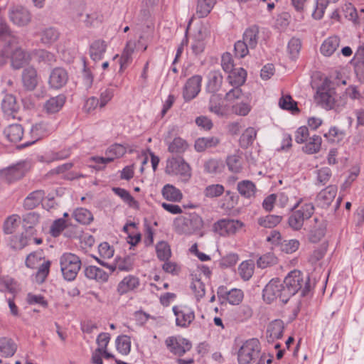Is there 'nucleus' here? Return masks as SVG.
<instances>
[{"label":"nucleus","mask_w":364,"mask_h":364,"mask_svg":"<svg viewBox=\"0 0 364 364\" xmlns=\"http://www.w3.org/2000/svg\"><path fill=\"white\" fill-rule=\"evenodd\" d=\"M284 329V323L282 320L276 319L272 321L267 326V338L268 342L281 338L283 335Z\"/></svg>","instance_id":"nucleus-25"},{"label":"nucleus","mask_w":364,"mask_h":364,"mask_svg":"<svg viewBox=\"0 0 364 364\" xmlns=\"http://www.w3.org/2000/svg\"><path fill=\"white\" fill-rule=\"evenodd\" d=\"M284 293V284L279 279L274 278L263 289L262 297L267 304H271L277 299H279L283 304H287L289 299H285Z\"/></svg>","instance_id":"nucleus-7"},{"label":"nucleus","mask_w":364,"mask_h":364,"mask_svg":"<svg viewBox=\"0 0 364 364\" xmlns=\"http://www.w3.org/2000/svg\"><path fill=\"white\" fill-rule=\"evenodd\" d=\"M73 215L77 222L83 225H88L93 220L92 213L84 208H77L73 212Z\"/></svg>","instance_id":"nucleus-46"},{"label":"nucleus","mask_w":364,"mask_h":364,"mask_svg":"<svg viewBox=\"0 0 364 364\" xmlns=\"http://www.w3.org/2000/svg\"><path fill=\"white\" fill-rule=\"evenodd\" d=\"M46 196L43 190H36L30 193L23 200V207L26 210H33L38 206Z\"/></svg>","instance_id":"nucleus-23"},{"label":"nucleus","mask_w":364,"mask_h":364,"mask_svg":"<svg viewBox=\"0 0 364 364\" xmlns=\"http://www.w3.org/2000/svg\"><path fill=\"white\" fill-rule=\"evenodd\" d=\"M346 136V132L336 127H331L328 132L324 134L328 141L332 143H340Z\"/></svg>","instance_id":"nucleus-53"},{"label":"nucleus","mask_w":364,"mask_h":364,"mask_svg":"<svg viewBox=\"0 0 364 364\" xmlns=\"http://www.w3.org/2000/svg\"><path fill=\"white\" fill-rule=\"evenodd\" d=\"M60 33L56 28L53 27L46 28L41 33V41L45 45H50L58 39Z\"/></svg>","instance_id":"nucleus-43"},{"label":"nucleus","mask_w":364,"mask_h":364,"mask_svg":"<svg viewBox=\"0 0 364 364\" xmlns=\"http://www.w3.org/2000/svg\"><path fill=\"white\" fill-rule=\"evenodd\" d=\"M220 141L216 136L200 137L196 140L194 147L196 151L202 152L207 149L216 147Z\"/></svg>","instance_id":"nucleus-32"},{"label":"nucleus","mask_w":364,"mask_h":364,"mask_svg":"<svg viewBox=\"0 0 364 364\" xmlns=\"http://www.w3.org/2000/svg\"><path fill=\"white\" fill-rule=\"evenodd\" d=\"M9 18L15 26L23 27L31 22V14L24 7L16 6L9 9Z\"/></svg>","instance_id":"nucleus-14"},{"label":"nucleus","mask_w":364,"mask_h":364,"mask_svg":"<svg viewBox=\"0 0 364 364\" xmlns=\"http://www.w3.org/2000/svg\"><path fill=\"white\" fill-rule=\"evenodd\" d=\"M85 275L89 279L103 283L108 280L109 275L103 269L96 266L90 265L85 269Z\"/></svg>","instance_id":"nucleus-28"},{"label":"nucleus","mask_w":364,"mask_h":364,"mask_svg":"<svg viewBox=\"0 0 364 364\" xmlns=\"http://www.w3.org/2000/svg\"><path fill=\"white\" fill-rule=\"evenodd\" d=\"M277 262V257L272 252H267L261 257L257 261L258 267L264 269L269 266L273 265Z\"/></svg>","instance_id":"nucleus-60"},{"label":"nucleus","mask_w":364,"mask_h":364,"mask_svg":"<svg viewBox=\"0 0 364 364\" xmlns=\"http://www.w3.org/2000/svg\"><path fill=\"white\" fill-rule=\"evenodd\" d=\"M188 145L186 140L181 137H176L168 144V150L172 154H181L188 149Z\"/></svg>","instance_id":"nucleus-45"},{"label":"nucleus","mask_w":364,"mask_h":364,"mask_svg":"<svg viewBox=\"0 0 364 364\" xmlns=\"http://www.w3.org/2000/svg\"><path fill=\"white\" fill-rule=\"evenodd\" d=\"M107 43L102 39H97L92 42L89 46V54L94 61H99L104 58L107 50Z\"/></svg>","instance_id":"nucleus-22"},{"label":"nucleus","mask_w":364,"mask_h":364,"mask_svg":"<svg viewBox=\"0 0 364 364\" xmlns=\"http://www.w3.org/2000/svg\"><path fill=\"white\" fill-rule=\"evenodd\" d=\"M116 348L119 353L127 355L130 353L131 339L128 336L121 335L116 338Z\"/></svg>","instance_id":"nucleus-48"},{"label":"nucleus","mask_w":364,"mask_h":364,"mask_svg":"<svg viewBox=\"0 0 364 364\" xmlns=\"http://www.w3.org/2000/svg\"><path fill=\"white\" fill-rule=\"evenodd\" d=\"M322 139L320 136L314 134L310 136L309 141L302 147V151L306 154H314L321 150Z\"/></svg>","instance_id":"nucleus-38"},{"label":"nucleus","mask_w":364,"mask_h":364,"mask_svg":"<svg viewBox=\"0 0 364 364\" xmlns=\"http://www.w3.org/2000/svg\"><path fill=\"white\" fill-rule=\"evenodd\" d=\"M282 218L280 215H268L265 217L259 218L258 223L264 228H272L278 225L281 222Z\"/></svg>","instance_id":"nucleus-57"},{"label":"nucleus","mask_w":364,"mask_h":364,"mask_svg":"<svg viewBox=\"0 0 364 364\" xmlns=\"http://www.w3.org/2000/svg\"><path fill=\"white\" fill-rule=\"evenodd\" d=\"M157 257L161 261H168L171 256L169 245L165 241H160L156 245Z\"/></svg>","instance_id":"nucleus-52"},{"label":"nucleus","mask_w":364,"mask_h":364,"mask_svg":"<svg viewBox=\"0 0 364 364\" xmlns=\"http://www.w3.org/2000/svg\"><path fill=\"white\" fill-rule=\"evenodd\" d=\"M228 169L233 173H238L242 168L241 159L239 156L231 155L226 159Z\"/></svg>","instance_id":"nucleus-61"},{"label":"nucleus","mask_w":364,"mask_h":364,"mask_svg":"<svg viewBox=\"0 0 364 364\" xmlns=\"http://www.w3.org/2000/svg\"><path fill=\"white\" fill-rule=\"evenodd\" d=\"M328 4L327 0H316L315 8L312 13L313 18L316 20L322 18Z\"/></svg>","instance_id":"nucleus-62"},{"label":"nucleus","mask_w":364,"mask_h":364,"mask_svg":"<svg viewBox=\"0 0 364 364\" xmlns=\"http://www.w3.org/2000/svg\"><path fill=\"white\" fill-rule=\"evenodd\" d=\"M243 225L240 220L224 218L214 223L213 230L220 236L227 237L235 235Z\"/></svg>","instance_id":"nucleus-9"},{"label":"nucleus","mask_w":364,"mask_h":364,"mask_svg":"<svg viewBox=\"0 0 364 364\" xmlns=\"http://www.w3.org/2000/svg\"><path fill=\"white\" fill-rule=\"evenodd\" d=\"M250 94L244 93L242 91L241 87L232 86L225 96V99L228 102H233L235 100H242L245 98L248 100Z\"/></svg>","instance_id":"nucleus-54"},{"label":"nucleus","mask_w":364,"mask_h":364,"mask_svg":"<svg viewBox=\"0 0 364 364\" xmlns=\"http://www.w3.org/2000/svg\"><path fill=\"white\" fill-rule=\"evenodd\" d=\"M65 102V95L60 94L47 100L43 104V109L48 114H55L63 108Z\"/></svg>","instance_id":"nucleus-18"},{"label":"nucleus","mask_w":364,"mask_h":364,"mask_svg":"<svg viewBox=\"0 0 364 364\" xmlns=\"http://www.w3.org/2000/svg\"><path fill=\"white\" fill-rule=\"evenodd\" d=\"M139 286V279L133 275L125 277L118 284L117 291L120 295L133 291Z\"/></svg>","instance_id":"nucleus-26"},{"label":"nucleus","mask_w":364,"mask_h":364,"mask_svg":"<svg viewBox=\"0 0 364 364\" xmlns=\"http://www.w3.org/2000/svg\"><path fill=\"white\" fill-rule=\"evenodd\" d=\"M173 313L176 316V325L187 328L195 319L194 311L187 306H173Z\"/></svg>","instance_id":"nucleus-11"},{"label":"nucleus","mask_w":364,"mask_h":364,"mask_svg":"<svg viewBox=\"0 0 364 364\" xmlns=\"http://www.w3.org/2000/svg\"><path fill=\"white\" fill-rule=\"evenodd\" d=\"M1 109L7 117H14L18 109L16 97L12 95H6L1 102Z\"/></svg>","instance_id":"nucleus-37"},{"label":"nucleus","mask_w":364,"mask_h":364,"mask_svg":"<svg viewBox=\"0 0 364 364\" xmlns=\"http://www.w3.org/2000/svg\"><path fill=\"white\" fill-rule=\"evenodd\" d=\"M0 41L5 42L7 47H11L18 43L16 36L9 26L4 21H0Z\"/></svg>","instance_id":"nucleus-29"},{"label":"nucleus","mask_w":364,"mask_h":364,"mask_svg":"<svg viewBox=\"0 0 364 364\" xmlns=\"http://www.w3.org/2000/svg\"><path fill=\"white\" fill-rule=\"evenodd\" d=\"M246 78V70L242 68H239L229 73L228 81L231 86L241 87L245 84Z\"/></svg>","instance_id":"nucleus-33"},{"label":"nucleus","mask_w":364,"mask_h":364,"mask_svg":"<svg viewBox=\"0 0 364 364\" xmlns=\"http://www.w3.org/2000/svg\"><path fill=\"white\" fill-rule=\"evenodd\" d=\"M335 93L336 92L333 88H331L328 85L323 83L318 87L315 100L322 108L326 110L333 109L336 112L339 113L344 109L346 100L342 97L336 99L334 97Z\"/></svg>","instance_id":"nucleus-2"},{"label":"nucleus","mask_w":364,"mask_h":364,"mask_svg":"<svg viewBox=\"0 0 364 364\" xmlns=\"http://www.w3.org/2000/svg\"><path fill=\"white\" fill-rule=\"evenodd\" d=\"M207 78L206 91L215 95L221 87L223 80L222 73L220 70H211L208 73Z\"/></svg>","instance_id":"nucleus-20"},{"label":"nucleus","mask_w":364,"mask_h":364,"mask_svg":"<svg viewBox=\"0 0 364 364\" xmlns=\"http://www.w3.org/2000/svg\"><path fill=\"white\" fill-rule=\"evenodd\" d=\"M216 0H198L196 5V15L198 18H204L207 16L214 5Z\"/></svg>","instance_id":"nucleus-41"},{"label":"nucleus","mask_w":364,"mask_h":364,"mask_svg":"<svg viewBox=\"0 0 364 364\" xmlns=\"http://www.w3.org/2000/svg\"><path fill=\"white\" fill-rule=\"evenodd\" d=\"M165 345L173 354L182 356L191 348V342L182 336H168L165 340Z\"/></svg>","instance_id":"nucleus-10"},{"label":"nucleus","mask_w":364,"mask_h":364,"mask_svg":"<svg viewBox=\"0 0 364 364\" xmlns=\"http://www.w3.org/2000/svg\"><path fill=\"white\" fill-rule=\"evenodd\" d=\"M32 230L21 234L11 235L9 238V246L14 250H20L26 247L33 240Z\"/></svg>","instance_id":"nucleus-17"},{"label":"nucleus","mask_w":364,"mask_h":364,"mask_svg":"<svg viewBox=\"0 0 364 364\" xmlns=\"http://www.w3.org/2000/svg\"><path fill=\"white\" fill-rule=\"evenodd\" d=\"M225 191V188L221 184H212L205 187L203 194L205 197L213 198L223 195Z\"/></svg>","instance_id":"nucleus-58"},{"label":"nucleus","mask_w":364,"mask_h":364,"mask_svg":"<svg viewBox=\"0 0 364 364\" xmlns=\"http://www.w3.org/2000/svg\"><path fill=\"white\" fill-rule=\"evenodd\" d=\"M301 48V42L300 39L292 38L288 43V50L292 59H296L299 53Z\"/></svg>","instance_id":"nucleus-64"},{"label":"nucleus","mask_w":364,"mask_h":364,"mask_svg":"<svg viewBox=\"0 0 364 364\" xmlns=\"http://www.w3.org/2000/svg\"><path fill=\"white\" fill-rule=\"evenodd\" d=\"M22 80L24 87L28 90H33L38 83L37 71L33 67H28L23 70Z\"/></svg>","instance_id":"nucleus-27"},{"label":"nucleus","mask_w":364,"mask_h":364,"mask_svg":"<svg viewBox=\"0 0 364 364\" xmlns=\"http://www.w3.org/2000/svg\"><path fill=\"white\" fill-rule=\"evenodd\" d=\"M126 148L121 144H114L109 146L106 150L105 154L108 156V157L113 158V160L115 158H119L122 156L126 153Z\"/></svg>","instance_id":"nucleus-59"},{"label":"nucleus","mask_w":364,"mask_h":364,"mask_svg":"<svg viewBox=\"0 0 364 364\" xmlns=\"http://www.w3.org/2000/svg\"><path fill=\"white\" fill-rule=\"evenodd\" d=\"M191 168L182 156H171L166 159L165 173L171 176H178L181 181L188 182L191 176Z\"/></svg>","instance_id":"nucleus-4"},{"label":"nucleus","mask_w":364,"mask_h":364,"mask_svg":"<svg viewBox=\"0 0 364 364\" xmlns=\"http://www.w3.org/2000/svg\"><path fill=\"white\" fill-rule=\"evenodd\" d=\"M31 55L38 63L43 62L48 65H52L56 60L55 55L53 53L43 49L33 50Z\"/></svg>","instance_id":"nucleus-39"},{"label":"nucleus","mask_w":364,"mask_h":364,"mask_svg":"<svg viewBox=\"0 0 364 364\" xmlns=\"http://www.w3.org/2000/svg\"><path fill=\"white\" fill-rule=\"evenodd\" d=\"M337 193V187L336 186H328L323 190L321 191L316 196V203L318 207L321 208H328Z\"/></svg>","instance_id":"nucleus-16"},{"label":"nucleus","mask_w":364,"mask_h":364,"mask_svg":"<svg viewBox=\"0 0 364 364\" xmlns=\"http://www.w3.org/2000/svg\"><path fill=\"white\" fill-rule=\"evenodd\" d=\"M217 295L220 301L223 303L228 301L231 305L240 304L244 297L243 291L239 289H232L228 290L225 286H220L217 290Z\"/></svg>","instance_id":"nucleus-13"},{"label":"nucleus","mask_w":364,"mask_h":364,"mask_svg":"<svg viewBox=\"0 0 364 364\" xmlns=\"http://www.w3.org/2000/svg\"><path fill=\"white\" fill-rule=\"evenodd\" d=\"M238 272L242 279L247 281L253 275L254 264L251 262L244 261L240 264Z\"/></svg>","instance_id":"nucleus-55"},{"label":"nucleus","mask_w":364,"mask_h":364,"mask_svg":"<svg viewBox=\"0 0 364 364\" xmlns=\"http://www.w3.org/2000/svg\"><path fill=\"white\" fill-rule=\"evenodd\" d=\"M59 260L63 278L69 282L73 281L81 268L80 257L75 254L65 252L60 256Z\"/></svg>","instance_id":"nucleus-5"},{"label":"nucleus","mask_w":364,"mask_h":364,"mask_svg":"<svg viewBox=\"0 0 364 364\" xmlns=\"http://www.w3.org/2000/svg\"><path fill=\"white\" fill-rule=\"evenodd\" d=\"M163 197L171 202H180L183 198L181 191L171 184H166L161 190Z\"/></svg>","instance_id":"nucleus-36"},{"label":"nucleus","mask_w":364,"mask_h":364,"mask_svg":"<svg viewBox=\"0 0 364 364\" xmlns=\"http://www.w3.org/2000/svg\"><path fill=\"white\" fill-rule=\"evenodd\" d=\"M44 259V253L42 250L32 252L26 257L25 265L29 269H35Z\"/></svg>","instance_id":"nucleus-49"},{"label":"nucleus","mask_w":364,"mask_h":364,"mask_svg":"<svg viewBox=\"0 0 364 364\" xmlns=\"http://www.w3.org/2000/svg\"><path fill=\"white\" fill-rule=\"evenodd\" d=\"M28 164L25 161H20L6 168L0 170L1 178L9 183L22 178L28 171Z\"/></svg>","instance_id":"nucleus-8"},{"label":"nucleus","mask_w":364,"mask_h":364,"mask_svg":"<svg viewBox=\"0 0 364 364\" xmlns=\"http://www.w3.org/2000/svg\"><path fill=\"white\" fill-rule=\"evenodd\" d=\"M279 105L281 109L290 111L292 114L299 112L297 103L289 95H283L279 99Z\"/></svg>","instance_id":"nucleus-50"},{"label":"nucleus","mask_w":364,"mask_h":364,"mask_svg":"<svg viewBox=\"0 0 364 364\" xmlns=\"http://www.w3.org/2000/svg\"><path fill=\"white\" fill-rule=\"evenodd\" d=\"M203 168L204 171L207 173L217 174L223 171L224 164L222 160L217 159H210L205 161Z\"/></svg>","instance_id":"nucleus-42"},{"label":"nucleus","mask_w":364,"mask_h":364,"mask_svg":"<svg viewBox=\"0 0 364 364\" xmlns=\"http://www.w3.org/2000/svg\"><path fill=\"white\" fill-rule=\"evenodd\" d=\"M250 47L243 41L239 40L234 45L235 55L237 58H243L248 53Z\"/></svg>","instance_id":"nucleus-63"},{"label":"nucleus","mask_w":364,"mask_h":364,"mask_svg":"<svg viewBox=\"0 0 364 364\" xmlns=\"http://www.w3.org/2000/svg\"><path fill=\"white\" fill-rule=\"evenodd\" d=\"M257 136V131L253 127L247 128L240 138V144L242 148H247L252 145Z\"/></svg>","instance_id":"nucleus-47"},{"label":"nucleus","mask_w":364,"mask_h":364,"mask_svg":"<svg viewBox=\"0 0 364 364\" xmlns=\"http://www.w3.org/2000/svg\"><path fill=\"white\" fill-rule=\"evenodd\" d=\"M202 76L195 75L188 78L183 88V97L186 102L194 99L200 92Z\"/></svg>","instance_id":"nucleus-12"},{"label":"nucleus","mask_w":364,"mask_h":364,"mask_svg":"<svg viewBox=\"0 0 364 364\" xmlns=\"http://www.w3.org/2000/svg\"><path fill=\"white\" fill-rule=\"evenodd\" d=\"M284 287V296L285 299H290L296 293L300 292L301 296L308 295L310 291V279L309 276L297 269L291 271L282 281Z\"/></svg>","instance_id":"nucleus-1"},{"label":"nucleus","mask_w":364,"mask_h":364,"mask_svg":"<svg viewBox=\"0 0 364 364\" xmlns=\"http://www.w3.org/2000/svg\"><path fill=\"white\" fill-rule=\"evenodd\" d=\"M51 262L50 260H45L39 264L38 270L35 274V279L38 284H42L45 282L50 272Z\"/></svg>","instance_id":"nucleus-51"},{"label":"nucleus","mask_w":364,"mask_h":364,"mask_svg":"<svg viewBox=\"0 0 364 364\" xmlns=\"http://www.w3.org/2000/svg\"><path fill=\"white\" fill-rule=\"evenodd\" d=\"M242 40L250 47V49H255L259 40V28L257 25H252L245 31Z\"/></svg>","instance_id":"nucleus-24"},{"label":"nucleus","mask_w":364,"mask_h":364,"mask_svg":"<svg viewBox=\"0 0 364 364\" xmlns=\"http://www.w3.org/2000/svg\"><path fill=\"white\" fill-rule=\"evenodd\" d=\"M261 352L259 341L256 338L246 340L237 352V360L240 364H250L259 358Z\"/></svg>","instance_id":"nucleus-6"},{"label":"nucleus","mask_w":364,"mask_h":364,"mask_svg":"<svg viewBox=\"0 0 364 364\" xmlns=\"http://www.w3.org/2000/svg\"><path fill=\"white\" fill-rule=\"evenodd\" d=\"M68 80V74L65 69L57 67L50 73L48 83L51 88L59 90L65 86Z\"/></svg>","instance_id":"nucleus-15"},{"label":"nucleus","mask_w":364,"mask_h":364,"mask_svg":"<svg viewBox=\"0 0 364 364\" xmlns=\"http://www.w3.org/2000/svg\"><path fill=\"white\" fill-rule=\"evenodd\" d=\"M340 45V38L336 36L326 38L321 46V53L325 56H331L337 50Z\"/></svg>","instance_id":"nucleus-30"},{"label":"nucleus","mask_w":364,"mask_h":364,"mask_svg":"<svg viewBox=\"0 0 364 364\" xmlns=\"http://www.w3.org/2000/svg\"><path fill=\"white\" fill-rule=\"evenodd\" d=\"M292 213L288 219L289 225L294 230H299L306 220L309 219L314 212L312 203H304L300 198L291 208Z\"/></svg>","instance_id":"nucleus-3"},{"label":"nucleus","mask_w":364,"mask_h":364,"mask_svg":"<svg viewBox=\"0 0 364 364\" xmlns=\"http://www.w3.org/2000/svg\"><path fill=\"white\" fill-rule=\"evenodd\" d=\"M48 132V125L44 122H40L33 125L30 130L31 139L22 144L21 146L27 147L33 144L42 137L47 135Z\"/></svg>","instance_id":"nucleus-19"},{"label":"nucleus","mask_w":364,"mask_h":364,"mask_svg":"<svg viewBox=\"0 0 364 364\" xmlns=\"http://www.w3.org/2000/svg\"><path fill=\"white\" fill-rule=\"evenodd\" d=\"M4 134L9 141L16 143L22 139L23 129L21 124H13L5 128Z\"/></svg>","instance_id":"nucleus-31"},{"label":"nucleus","mask_w":364,"mask_h":364,"mask_svg":"<svg viewBox=\"0 0 364 364\" xmlns=\"http://www.w3.org/2000/svg\"><path fill=\"white\" fill-rule=\"evenodd\" d=\"M17 350V346L13 339L7 337L0 338V353L3 357L13 356Z\"/></svg>","instance_id":"nucleus-35"},{"label":"nucleus","mask_w":364,"mask_h":364,"mask_svg":"<svg viewBox=\"0 0 364 364\" xmlns=\"http://www.w3.org/2000/svg\"><path fill=\"white\" fill-rule=\"evenodd\" d=\"M250 110L251 107L250 105V97L248 100L245 98L240 100V102L232 105V111L237 115L246 116L249 114Z\"/></svg>","instance_id":"nucleus-56"},{"label":"nucleus","mask_w":364,"mask_h":364,"mask_svg":"<svg viewBox=\"0 0 364 364\" xmlns=\"http://www.w3.org/2000/svg\"><path fill=\"white\" fill-rule=\"evenodd\" d=\"M237 188L240 194L245 198H250L256 191L255 184L249 180H243L237 183Z\"/></svg>","instance_id":"nucleus-40"},{"label":"nucleus","mask_w":364,"mask_h":364,"mask_svg":"<svg viewBox=\"0 0 364 364\" xmlns=\"http://www.w3.org/2000/svg\"><path fill=\"white\" fill-rule=\"evenodd\" d=\"M118 85L116 83L111 82L108 87H102L100 90V108L105 107L114 97L116 89Z\"/></svg>","instance_id":"nucleus-34"},{"label":"nucleus","mask_w":364,"mask_h":364,"mask_svg":"<svg viewBox=\"0 0 364 364\" xmlns=\"http://www.w3.org/2000/svg\"><path fill=\"white\" fill-rule=\"evenodd\" d=\"M11 66L14 69H20L27 63L26 53L21 48H16L11 58Z\"/></svg>","instance_id":"nucleus-44"},{"label":"nucleus","mask_w":364,"mask_h":364,"mask_svg":"<svg viewBox=\"0 0 364 364\" xmlns=\"http://www.w3.org/2000/svg\"><path fill=\"white\" fill-rule=\"evenodd\" d=\"M183 225L184 232L191 235L196 231L200 230L203 226L202 218L196 213H191L188 218H184Z\"/></svg>","instance_id":"nucleus-21"}]
</instances>
